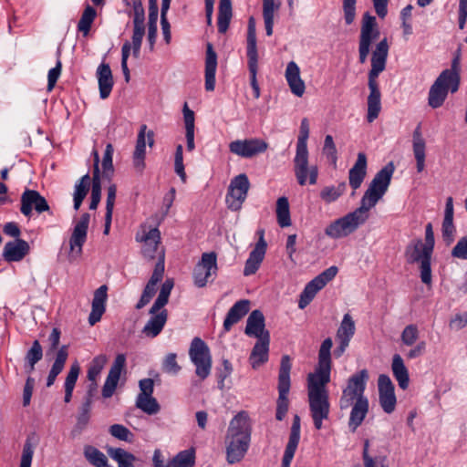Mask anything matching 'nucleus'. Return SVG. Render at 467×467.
<instances>
[{"label": "nucleus", "mask_w": 467, "mask_h": 467, "mask_svg": "<svg viewBox=\"0 0 467 467\" xmlns=\"http://www.w3.org/2000/svg\"><path fill=\"white\" fill-rule=\"evenodd\" d=\"M394 171L393 162H389L378 171L361 198L360 206L330 223L325 229V234L332 239H340L353 234L362 225L368 218V211L387 192Z\"/></svg>", "instance_id": "1"}, {"label": "nucleus", "mask_w": 467, "mask_h": 467, "mask_svg": "<svg viewBox=\"0 0 467 467\" xmlns=\"http://www.w3.org/2000/svg\"><path fill=\"white\" fill-rule=\"evenodd\" d=\"M322 287L317 283H316L315 279L311 280L305 287L303 292L300 295V299L298 302V307L300 309H304L310 302L313 300L317 293L321 290Z\"/></svg>", "instance_id": "54"}, {"label": "nucleus", "mask_w": 467, "mask_h": 467, "mask_svg": "<svg viewBox=\"0 0 467 467\" xmlns=\"http://www.w3.org/2000/svg\"><path fill=\"white\" fill-rule=\"evenodd\" d=\"M151 317L144 326L142 333L148 337H157L165 326L168 318L166 309L156 314H150Z\"/></svg>", "instance_id": "36"}, {"label": "nucleus", "mask_w": 467, "mask_h": 467, "mask_svg": "<svg viewBox=\"0 0 467 467\" xmlns=\"http://www.w3.org/2000/svg\"><path fill=\"white\" fill-rule=\"evenodd\" d=\"M68 358V346L63 345L61 346L56 355L55 361L51 367L49 371V375L57 379V377L62 372L66 361Z\"/></svg>", "instance_id": "52"}, {"label": "nucleus", "mask_w": 467, "mask_h": 467, "mask_svg": "<svg viewBox=\"0 0 467 467\" xmlns=\"http://www.w3.org/2000/svg\"><path fill=\"white\" fill-rule=\"evenodd\" d=\"M369 441L365 440L363 444L362 460L364 467H387L385 456L372 457L368 453Z\"/></svg>", "instance_id": "58"}, {"label": "nucleus", "mask_w": 467, "mask_h": 467, "mask_svg": "<svg viewBox=\"0 0 467 467\" xmlns=\"http://www.w3.org/2000/svg\"><path fill=\"white\" fill-rule=\"evenodd\" d=\"M270 339L265 337L257 340L249 356V363L253 369H258L268 361Z\"/></svg>", "instance_id": "30"}, {"label": "nucleus", "mask_w": 467, "mask_h": 467, "mask_svg": "<svg viewBox=\"0 0 467 467\" xmlns=\"http://www.w3.org/2000/svg\"><path fill=\"white\" fill-rule=\"evenodd\" d=\"M232 16L233 9L231 0H220L217 20L219 33L224 34L227 32Z\"/></svg>", "instance_id": "38"}, {"label": "nucleus", "mask_w": 467, "mask_h": 467, "mask_svg": "<svg viewBox=\"0 0 467 467\" xmlns=\"http://www.w3.org/2000/svg\"><path fill=\"white\" fill-rule=\"evenodd\" d=\"M391 368L400 388L406 389L410 382L409 372L404 365L402 358L399 354H395L393 356Z\"/></svg>", "instance_id": "37"}, {"label": "nucleus", "mask_w": 467, "mask_h": 467, "mask_svg": "<svg viewBox=\"0 0 467 467\" xmlns=\"http://www.w3.org/2000/svg\"><path fill=\"white\" fill-rule=\"evenodd\" d=\"M109 455L117 462L119 467H134L136 457L121 448H109Z\"/></svg>", "instance_id": "46"}, {"label": "nucleus", "mask_w": 467, "mask_h": 467, "mask_svg": "<svg viewBox=\"0 0 467 467\" xmlns=\"http://www.w3.org/2000/svg\"><path fill=\"white\" fill-rule=\"evenodd\" d=\"M252 427L248 414L240 411L230 421L226 443V459L230 464L239 462L245 455L251 440Z\"/></svg>", "instance_id": "2"}, {"label": "nucleus", "mask_w": 467, "mask_h": 467, "mask_svg": "<svg viewBox=\"0 0 467 467\" xmlns=\"http://www.w3.org/2000/svg\"><path fill=\"white\" fill-rule=\"evenodd\" d=\"M107 292L108 286L106 285L99 286L94 292L91 312L88 317V323L91 326H94L101 319V317L106 310V301L108 298Z\"/></svg>", "instance_id": "25"}, {"label": "nucleus", "mask_w": 467, "mask_h": 467, "mask_svg": "<svg viewBox=\"0 0 467 467\" xmlns=\"http://www.w3.org/2000/svg\"><path fill=\"white\" fill-rule=\"evenodd\" d=\"M244 333L248 337H256L257 340H263L265 337L270 339V333L265 328V319L261 310H253L247 320Z\"/></svg>", "instance_id": "22"}, {"label": "nucleus", "mask_w": 467, "mask_h": 467, "mask_svg": "<svg viewBox=\"0 0 467 467\" xmlns=\"http://www.w3.org/2000/svg\"><path fill=\"white\" fill-rule=\"evenodd\" d=\"M189 356L195 366L196 376L201 380H204L212 369V356L209 347L201 337H195L191 342Z\"/></svg>", "instance_id": "7"}, {"label": "nucleus", "mask_w": 467, "mask_h": 467, "mask_svg": "<svg viewBox=\"0 0 467 467\" xmlns=\"http://www.w3.org/2000/svg\"><path fill=\"white\" fill-rule=\"evenodd\" d=\"M92 403L93 402L88 400H83L82 404L78 408L77 422L75 424L73 432L80 433L88 425L91 417Z\"/></svg>", "instance_id": "41"}, {"label": "nucleus", "mask_w": 467, "mask_h": 467, "mask_svg": "<svg viewBox=\"0 0 467 467\" xmlns=\"http://www.w3.org/2000/svg\"><path fill=\"white\" fill-rule=\"evenodd\" d=\"M90 187V177L87 173L80 178V180L75 185L74 191V209L77 211L79 209L83 200L87 196Z\"/></svg>", "instance_id": "43"}, {"label": "nucleus", "mask_w": 467, "mask_h": 467, "mask_svg": "<svg viewBox=\"0 0 467 467\" xmlns=\"http://www.w3.org/2000/svg\"><path fill=\"white\" fill-rule=\"evenodd\" d=\"M368 379V373L367 369H362L359 372L352 375L348 381L346 389L353 390L359 394L360 397L364 396L366 382Z\"/></svg>", "instance_id": "45"}, {"label": "nucleus", "mask_w": 467, "mask_h": 467, "mask_svg": "<svg viewBox=\"0 0 467 467\" xmlns=\"http://www.w3.org/2000/svg\"><path fill=\"white\" fill-rule=\"evenodd\" d=\"M163 273H164L163 254H162V253H161V260L159 262H157V264L155 265L153 273L142 292L140 299L139 300V302L136 305L137 309H141L148 303H150V299L153 297V296L156 293L157 284L163 277Z\"/></svg>", "instance_id": "23"}, {"label": "nucleus", "mask_w": 467, "mask_h": 467, "mask_svg": "<svg viewBox=\"0 0 467 467\" xmlns=\"http://www.w3.org/2000/svg\"><path fill=\"white\" fill-rule=\"evenodd\" d=\"M217 68V55L211 43L206 45L205 57V89L207 91L214 90L215 72Z\"/></svg>", "instance_id": "29"}, {"label": "nucleus", "mask_w": 467, "mask_h": 467, "mask_svg": "<svg viewBox=\"0 0 467 467\" xmlns=\"http://www.w3.org/2000/svg\"><path fill=\"white\" fill-rule=\"evenodd\" d=\"M442 237L445 242L451 244L453 241L456 232L453 223V200L448 197L445 204L444 218L441 225Z\"/></svg>", "instance_id": "34"}, {"label": "nucleus", "mask_w": 467, "mask_h": 467, "mask_svg": "<svg viewBox=\"0 0 467 467\" xmlns=\"http://www.w3.org/2000/svg\"><path fill=\"white\" fill-rule=\"evenodd\" d=\"M35 210L37 213L48 212L50 207L45 199L37 191L26 189L21 195L20 212L30 218Z\"/></svg>", "instance_id": "13"}, {"label": "nucleus", "mask_w": 467, "mask_h": 467, "mask_svg": "<svg viewBox=\"0 0 467 467\" xmlns=\"http://www.w3.org/2000/svg\"><path fill=\"white\" fill-rule=\"evenodd\" d=\"M346 189L347 183L345 182L338 183L337 186L324 187L320 192V198L326 203H331L337 201L346 192Z\"/></svg>", "instance_id": "48"}, {"label": "nucleus", "mask_w": 467, "mask_h": 467, "mask_svg": "<svg viewBox=\"0 0 467 467\" xmlns=\"http://www.w3.org/2000/svg\"><path fill=\"white\" fill-rule=\"evenodd\" d=\"M285 79L292 93L297 97H302L305 93V82L300 77V69L297 64L290 61L285 69Z\"/></svg>", "instance_id": "28"}, {"label": "nucleus", "mask_w": 467, "mask_h": 467, "mask_svg": "<svg viewBox=\"0 0 467 467\" xmlns=\"http://www.w3.org/2000/svg\"><path fill=\"white\" fill-rule=\"evenodd\" d=\"M113 146L112 144L109 143L106 146V150L104 152V156L102 159V170H103V175L110 179V177L113 174L114 169H113V163H112V155H113Z\"/></svg>", "instance_id": "63"}, {"label": "nucleus", "mask_w": 467, "mask_h": 467, "mask_svg": "<svg viewBox=\"0 0 467 467\" xmlns=\"http://www.w3.org/2000/svg\"><path fill=\"white\" fill-rule=\"evenodd\" d=\"M171 1V0H162L161 1V25L163 37H164L166 44H170L171 39V26L167 19V12L170 8Z\"/></svg>", "instance_id": "60"}, {"label": "nucleus", "mask_w": 467, "mask_h": 467, "mask_svg": "<svg viewBox=\"0 0 467 467\" xmlns=\"http://www.w3.org/2000/svg\"><path fill=\"white\" fill-rule=\"evenodd\" d=\"M309 137V122L306 118L301 120L299 136L296 142V150H308L307 139Z\"/></svg>", "instance_id": "64"}, {"label": "nucleus", "mask_w": 467, "mask_h": 467, "mask_svg": "<svg viewBox=\"0 0 467 467\" xmlns=\"http://www.w3.org/2000/svg\"><path fill=\"white\" fill-rule=\"evenodd\" d=\"M99 96L102 99H107L113 88V76L109 64L102 63L97 69Z\"/></svg>", "instance_id": "32"}, {"label": "nucleus", "mask_w": 467, "mask_h": 467, "mask_svg": "<svg viewBox=\"0 0 467 467\" xmlns=\"http://www.w3.org/2000/svg\"><path fill=\"white\" fill-rule=\"evenodd\" d=\"M29 250L30 247L26 241L16 238L5 244L3 258L6 262H19L29 253Z\"/></svg>", "instance_id": "26"}, {"label": "nucleus", "mask_w": 467, "mask_h": 467, "mask_svg": "<svg viewBox=\"0 0 467 467\" xmlns=\"http://www.w3.org/2000/svg\"><path fill=\"white\" fill-rule=\"evenodd\" d=\"M388 54L389 44L387 38L385 37L377 44L371 57V69L368 72V83L369 95L368 97L367 119L368 122L374 121L378 118L381 109V95L377 78L386 67Z\"/></svg>", "instance_id": "3"}, {"label": "nucleus", "mask_w": 467, "mask_h": 467, "mask_svg": "<svg viewBox=\"0 0 467 467\" xmlns=\"http://www.w3.org/2000/svg\"><path fill=\"white\" fill-rule=\"evenodd\" d=\"M84 455L88 462L95 467H109L106 455L93 446H86Z\"/></svg>", "instance_id": "51"}, {"label": "nucleus", "mask_w": 467, "mask_h": 467, "mask_svg": "<svg viewBox=\"0 0 467 467\" xmlns=\"http://www.w3.org/2000/svg\"><path fill=\"white\" fill-rule=\"evenodd\" d=\"M68 358V346L63 345L61 346L56 355L55 361L51 367L49 371V375L57 379V377L62 372L66 361Z\"/></svg>", "instance_id": "53"}, {"label": "nucleus", "mask_w": 467, "mask_h": 467, "mask_svg": "<svg viewBox=\"0 0 467 467\" xmlns=\"http://www.w3.org/2000/svg\"><path fill=\"white\" fill-rule=\"evenodd\" d=\"M322 287L317 283H316L315 279L311 280L305 287L303 292L300 295V299L298 302V307L300 309H304L310 302L313 300L317 293L321 290Z\"/></svg>", "instance_id": "55"}, {"label": "nucleus", "mask_w": 467, "mask_h": 467, "mask_svg": "<svg viewBox=\"0 0 467 467\" xmlns=\"http://www.w3.org/2000/svg\"><path fill=\"white\" fill-rule=\"evenodd\" d=\"M355 329V322L351 316L349 314H345L337 331V339L350 342V339L354 336Z\"/></svg>", "instance_id": "49"}, {"label": "nucleus", "mask_w": 467, "mask_h": 467, "mask_svg": "<svg viewBox=\"0 0 467 467\" xmlns=\"http://www.w3.org/2000/svg\"><path fill=\"white\" fill-rule=\"evenodd\" d=\"M453 86L451 82L439 75L433 84L431 86L428 96V104L432 109L441 107L447 99L448 92L452 93Z\"/></svg>", "instance_id": "19"}, {"label": "nucleus", "mask_w": 467, "mask_h": 467, "mask_svg": "<svg viewBox=\"0 0 467 467\" xmlns=\"http://www.w3.org/2000/svg\"><path fill=\"white\" fill-rule=\"evenodd\" d=\"M413 154L416 160V168L418 172L425 169V148L426 143L421 134L420 125L419 124L413 131Z\"/></svg>", "instance_id": "35"}, {"label": "nucleus", "mask_w": 467, "mask_h": 467, "mask_svg": "<svg viewBox=\"0 0 467 467\" xmlns=\"http://www.w3.org/2000/svg\"><path fill=\"white\" fill-rule=\"evenodd\" d=\"M279 5H275V0H263V17L267 36H272L274 27L275 11Z\"/></svg>", "instance_id": "47"}, {"label": "nucleus", "mask_w": 467, "mask_h": 467, "mask_svg": "<svg viewBox=\"0 0 467 467\" xmlns=\"http://www.w3.org/2000/svg\"><path fill=\"white\" fill-rule=\"evenodd\" d=\"M136 240L143 242L142 254L146 258L154 259L158 258V262L161 260V253L164 255V250L160 247L161 233L157 228L150 229L148 233H144L143 235L136 236Z\"/></svg>", "instance_id": "18"}, {"label": "nucleus", "mask_w": 467, "mask_h": 467, "mask_svg": "<svg viewBox=\"0 0 467 467\" xmlns=\"http://www.w3.org/2000/svg\"><path fill=\"white\" fill-rule=\"evenodd\" d=\"M268 148L266 141L261 139L236 140L229 144V150L232 153L242 158H253L265 152Z\"/></svg>", "instance_id": "12"}, {"label": "nucleus", "mask_w": 467, "mask_h": 467, "mask_svg": "<svg viewBox=\"0 0 467 467\" xmlns=\"http://www.w3.org/2000/svg\"><path fill=\"white\" fill-rule=\"evenodd\" d=\"M294 171L299 185L306 183L314 185L317 183L318 169L317 165L308 164V150H296L294 159Z\"/></svg>", "instance_id": "10"}, {"label": "nucleus", "mask_w": 467, "mask_h": 467, "mask_svg": "<svg viewBox=\"0 0 467 467\" xmlns=\"http://www.w3.org/2000/svg\"><path fill=\"white\" fill-rule=\"evenodd\" d=\"M136 407L149 415L156 414L160 410V405L152 396H138Z\"/></svg>", "instance_id": "57"}, {"label": "nucleus", "mask_w": 467, "mask_h": 467, "mask_svg": "<svg viewBox=\"0 0 467 467\" xmlns=\"http://www.w3.org/2000/svg\"><path fill=\"white\" fill-rule=\"evenodd\" d=\"M259 236L258 241L249 254L248 259L245 262L244 275L245 276L254 275L256 273L265 258L266 252L267 244L264 238L265 231L263 229L257 232Z\"/></svg>", "instance_id": "20"}, {"label": "nucleus", "mask_w": 467, "mask_h": 467, "mask_svg": "<svg viewBox=\"0 0 467 467\" xmlns=\"http://www.w3.org/2000/svg\"><path fill=\"white\" fill-rule=\"evenodd\" d=\"M43 349L38 340H35L30 349L26 352V360L30 366V371H34L35 365L42 359Z\"/></svg>", "instance_id": "61"}, {"label": "nucleus", "mask_w": 467, "mask_h": 467, "mask_svg": "<svg viewBox=\"0 0 467 467\" xmlns=\"http://www.w3.org/2000/svg\"><path fill=\"white\" fill-rule=\"evenodd\" d=\"M379 35L376 17L366 12L361 21L358 46L370 48L371 44L379 38Z\"/></svg>", "instance_id": "21"}, {"label": "nucleus", "mask_w": 467, "mask_h": 467, "mask_svg": "<svg viewBox=\"0 0 467 467\" xmlns=\"http://www.w3.org/2000/svg\"><path fill=\"white\" fill-rule=\"evenodd\" d=\"M460 60H461V54L458 50L455 57H453L451 61V65L450 68L444 69L440 74L441 76H443L446 79H448L451 84L453 86L452 93H455L458 91L460 87V81H461V76H460Z\"/></svg>", "instance_id": "39"}, {"label": "nucleus", "mask_w": 467, "mask_h": 467, "mask_svg": "<svg viewBox=\"0 0 467 467\" xmlns=\"http://www.w3.org/2000/svg\"><path fill=\"white\" fill-rule=\"evenodd\" d=\"M80 372V367L78 361H75L69 368L67 375L65 379V398L64 400L66 403L70 402L72 399L73 390L78 380V375Z\"/></svg>", "instance_id": "42"}, {"label": "nucleus", "mask_w": 467, "mask_h": 467, "mask_svg": "<svg viewBox=\"0 0 467 467\" xmlns=\"http://www.w3.org/2000/svg\"><path fill=\"white\" fill-rule=\"evenodd\" d=\"M276 219L280 227H288L291 225L290 209L288 199L285 196L276 201Z\"/></svg>", "instance_id": "44"}, {"label": "nucleus", "mask_w": 467, "mask_h": 467, "mask_svg": "<svg viewBox=\"0 0 467 467\" xmlns=\"http://www.w3.org/2000/svg\"><path fill=\"white\" fill-rule=\"evenodd\" d=\"M367 174V156L364 152H359L357 161L348 172L349 185L353 189L352 195L358 189Z\"/></svg>", "instance_id": "27"}, {"label": "nucleus", "mask_w": 467, "mask_h": 467, "mask_svg": "<svg viewBox=\"0 0 467 467\" xmlns=\"http://www.w3.org/2000/svg\"><path fill=\"white\" fill-rule=\"evenodd\" d=\"M146 136L148 140V144L150 147H152L154 144V132L152 130H149L147 132V126L145 124L140 126L135 150L133 152V165L137 171L142 172L145 168V155H146Z\"/></svg>", "instance_id": "17"}, {"label": "nucleus", "mask_w": 467, "mask_h": 467, "mask_svg": "<svg viewBox=\"0 0 467 467\" xmlns=\"http://www.w3.org/2000/svg\"><path fill=\"white\" fill-rule=\"evenodd\" d=\"M309 410L317 430H321L323 420H327L330 413L329 394H307Z\"/></svg>", "instance_id": "11"}, {"label": "nucleus", "mask_w": 467, "mask_h": 467, "mask_svg": "<svg viewBox=\"0 0 467 467\" xmlns=\"http://www.w3.org/2000/svg\"><path fill=\"white\" fill-rule=\"evenodd\" d=\"M247 57H258L257 47H256L255 20L253 16H251L248 20Z\"/></svg>", "instance_id": "59"}, {"label": "nucleus", "mask_w": 467, "mask_h": 467, "mask_svg": "<svg viewBox=\"0 0 467 467\" xmlns=\"http://www.w3.org/2000/svg\"><path fill=\"white\" fill-rule=\"evenodd\" d=\"M332 346L333 342L330 337L322 342L318 352L317 368L314 373H310L307 377V394L328 393L327 384L330 381V350Z\"/></svg>", "instance_id": "4"}, {"label": "nucleus", "mask_w": 467, "mask_h": 467, "mask_svg": "<svg viewBox=\"0 0 467 467\" xmlns=\"http://www.w3.org/2000/svg\"><path fill=\"white\" fill-rule=\"evenodd\" d=\"M183 119L185 123V137L187 141V150L192 151L194 150V112L189 109L187 103L183 106Z\"/></svg>", "instance_id": "40"}, {"label": "nucleus", "mask_w": 467, "mask_h": 467, "mask_svg": "<svg viewBox=\"0 0 467 467\" xmlns=\"http://www.w3.org/2000/svg\"><path fill=\"white\" fill-rule=\"evenodd\" d=\"M107 357L105 355H99L93 358L88 370V379L90 381H95L97 377L100 374L105 364L107 363Z\"/></svg>", "instance_id": "62"}, {"label": "nucleus", "mask_w": 467, "mask_h": 467, "mask_svg": "<svg viewBox=\"0 0 467 467\" xmlns=\"http://www.w3.org/2000/svg\"><path fill=\"white\" fill-rule=\"evenodd\" d=\"M217 255L214 252L204 253L193 270L194 284L203 287L217 275Z\"/></svg>", "instance_id": "9"}, {"label": "nucleus", "mask_w": 467, "mask_h": 467, "mask_svg": "<svg viewBox=\"0 0 467 467\" xmlns=\"http://www.w3.org/2000/svg\"><path fill=\"white\" fill-rule=\"evenodd\" d=\"M96 16L97 11L95 10V8L88 5L85 7L78 24V31L82 32L84 36H87L88 34Z\"/></svg>", "instance_id": "56"}, {"label": "nucleus", "mask_w": 467, "mask_h": 467, "mask_svg": "<svg viewBox=\"0 0 467 467\" xmlns=\"http://www.w3.org/2000/svg\"><path fill=\"white\" fill-rule=\"evenodd\" d=\"M351 407L348 427L354 432L361 425L368 412V400L366 397H360Z\"/></svg>", "instance_id": "33"}, {"label": "nucleus", "mask_w": 467, "mask_h": 467, "mask_svg": "<svg viewBox=\"0 0 467 467\" xmlns=\"http://www.w3.org/2000/svg\"><path fill=\"white\" fill-rule=\"evenodd\" d=\"M89 220V213H85L81 215L80 220L74 226L73 232L69 238V247L72 256L78 257L82 254V247L87 240Z\"/></svg>", "instance_id": "15"}, {"label": "nucleus", "mask_w": 467, "mask_h": 467, "mask_svg": "<svg viewBox=\"0 0 467 467\" xmlns=\"http://www.w3.org/2000/svg\"><path fill=\"white\" fill-rule=\"evenodd\" d=\"M426 246L421 239L412 240L406 247L405 257L409 264L419 263L420 279L425 285L431 284V259L432 253L426 255Z\"/></svg>", "instance_id": "5"}, {"label": "nucleus", "mask_w": 467, "mask_h": 467, "mask_svg": "<svg viewBox=\"0 0 467 467\" xmlns=\"http://www.w3.org/2000/svg\"><path fill=\"white\" fill-rule=\"evenodd\" d=\"M126 356L124 354H118L109 368V374L102 387V397L109 399L113 396L121 372L125 370Z\"/></svg>", "instance_id": "16"}, {"label": "nucleus", "mask_w": 467, "mask_h": 467, "mask_svg": "<svg viewBox=\"0 0 467 467\" xmlns=\"http://www.w3.org/2000/svg\"><path fill=\"white\" fill-rule=\"evenodd\" d=\"M250 182L246 174L242 173L235 176L230 182L226 194V204L228 209L237 212L242 208L247 197Z\"/></svg>", "instance_id": "8"}, {"label": "nucleus", "mask_w": 467, "mask_h": 467, "mask_svg": "<svg viewBox=\"0 0 467 467\" xmlns=\"http://www.w3.org/2000/svg\"><path fill=\"white\" fill-rule=\"evenodd\" d=\"M379 400L384 412L390 414L396 408V396L394 385L388 375L381 374L378 379Z\"/></svg>", "instance_id": "14"}, {"label": "nucleus", "mask_w": 467, "mask_h": 467, "mask_svg": "<svg viewBox=\"0 0 467 467\" xmlns=\"http://www.w3.org/2000/svg\"><path fill=\"white\" fill-rule=\"evenodd\" d=\"M251 302L248 299L237 301L228 311L223 321V328L229 331L232 327L238 323L250 310Z\"/></svg>", "instance_id": "31"}, {"label": "nucleus", "mask_w": 467, "mask_h": 467, "mask_svg": "<svg viewBox=\"0 0 467 467\" xmlns=\"http://www.w3.org/2000/svg\"><path fill=\"white\" fill-rule=\"evenodd\" d=\"M300 440V417L295 415L291 426L289 441L282 460V467H289Z\"/></svg>", "instance_id": "24"}, {"label": "nucleus", "mask_w": 467, "mask_h": 467, "mask_svg": "<svg viewBox=\"0 0 467 467\" xmlns=\"http://www.w3.org/2000/svg\"><path fill=\"white\" fill-rule=\"evenodd\" d=\"M292 364L288 355H284L280 361L278 374V392L279 396L276 401L275 418L277 420H283L286 415L289 406L287 398L290 389V371Z\"/></svg>", "instance_id": "6"}, {"label": "nucleus", "mask_w": 467, "mask_h": 467, "mask_svg": "<svg viewBox=\"0 0 467 467\" xmlns=\"http://www.w3.org/2000/svg\"><path fill=\"white\" fill-rule=\"evenodd\" d=\"M195 456L192 451H180L167 462V467H193Z\"/></svg>", "instance_id": "50"}]
</instances>
